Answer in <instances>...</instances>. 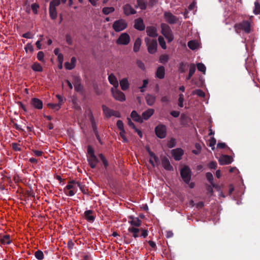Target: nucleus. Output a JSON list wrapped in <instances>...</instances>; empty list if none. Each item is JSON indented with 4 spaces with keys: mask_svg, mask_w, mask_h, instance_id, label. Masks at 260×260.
Instances as JSON below:
<instances>
[{
    "mask_svg": "<svg viewBox=\"0 0 260 260\" xmlns=\"http://www.w3.org/2000/svg\"><path fill=\"white\" fill-rule=\"evenodd\" d=\"M128 223L131 224V226L128 228V231L133 234V237L134 238L136 239L139 236L138 233L140 232H141V237L145 238L148 236V232L147 230L138 228L142 223L141 220L139 218L131 216L128 217Z\"/></svg>",
    "mask_w": 260,
    "mask_h": 260,
    "instance_id": "f257e3e1",
    "label": "nucleus"
},
{
    "mask_svg": "<svg viewBox=\"0 0 260 260\" xmlns=\"http://www.w3.org/2000/svg\"><path fill=\"white\" fill-rule=\"evenodd\" d=\"M253 23L251 19L248 20H243L241 22L236 23L234 25V28L238 34L240 33L242 31L246 34H249L251 31Z\"/></svg>",
    "mask_w": 260,
    "mask_h": 260,
    "instance_id": "f03ea898",
    "label": "nucleus"
},
{
    "mask_svg": "<svg viewBox=\"0 0 260 260\" xmlns=\"http://www.w3.org/2000/svg\"><path fill=\"white\" fill-rule=\"evenodd\" d=\"M79 186L80 182L75 181H70L64 188L63 191L67 196L72 197L76 193Z\"/></svg>",
    "mask_w": 260,
    "mask_h": 260,
    "instance_id": "7ed1b4c3",
    "label": "nucleus"
},
{
    "mask_svg": "<svg viewBox=\"0 0 260 260\" xmlns=\"http://www.w3.org/2000/svg\"><path fill=\"white\" fill-rule=\"evenodd\" d=\"M161 28L162 34L165 37L169 42H171L173 40V36L169 26L166 24L162 23L161 25Z\"/></svg>",
    "mask_w": 260,
    "mask_h": 260,
    "instance_id": "20e7f679",
    "label": "nucleus"
},
{
    "mask_svg": "<svg viewBox=\"0 0 260 260\" xmlns=\"http://www.w3.org/2000/svg\"><path fill=\"white\" fill-rule=\"evenodd\" d=\"M127 24L126 21L123 19H120L115 21L113 24V28L116 32H119L125 29Z\"/></svg>",
    "mask_w": 260,
    "mask_h": 260,
    "instance_id": "39448f33",
    "label": "nucleus"
},
{
    "mask_svg": "<svg viewBox=\"0 0 260 260\" xmlns=\"http://www.w3.org/2000/svg\"><path fill=\"white\" fill-rule=\"evenodd\" d=\"M145 42L146 43L148 51L151 53H154L157 50V41L154 39H150L148 38H145Z\"/></svg>",
    "mask_w": 260,
    "mask_h": 260,
    "instance_id": "423d86ee",
    "label": "nucleus"
},
{
    "mask_svg": "<svg viewBox=\"0 0 260 260\" xmlns=\"http://www.w3.org/2000/svg\"><path fill=\"white\" fill-rule=\"evenodd\" d=\"M180 174L183 181L185 183H188L191 178V171L190 169L188 167L185 166L181 169Z\"/></svg>",
    "mask_w": 260,
    "mask_h": 260,
    "instance_id": "0eeeda50",
    "label": "nucleus"
},
{
    "mask_svg": "<svg viewBox=\"0 0 260 260\" xmlns=\"http://www.w3.org/2000/svg\"><path fill=\"white\" fill-rule=\"evenodd\" d=\"M167 128L166 126L162 124H160L155 127V134L156 136L159 138H164L166 136Z\"/></svg>",
    "mask_w": 260,
    "mask_h": 260,
    "instance_id": "6e6552de",
    "label": "nucleus"
},
{
    "mask_svg": "<svg viewBox=\"0 0 260 260\" xmlns=\"http://www.w3.org/2000/svg\"><path fill=\"white\" fill-rule=\"evenodd\" d=\"M130 42V37L127 33H122L116 41L118 45H127Z\"/></svg>",
    "mask_w": 260,
    "mask_h": 260,
    "instance_id": "1a4fd4ad",
    "label": "nucleus"
},
{
    "mask_svg": "<svg viewBox=\"0 0 260 260\" xmlns=\"http://www.w3.org/2000/svg\"><path fill=\"white\" fill-rule=\"evenodd\" d=\"M111 91L115 99L121 102L125 101V97L124 94L122 92L117 90V88H112Z\"/></svg>",
    "mask_w": 260,
    "mask_h": 260,
    "instance_id": "9d476101",
    "label": "nucleus"
},
{
    "mask_svg": "<svg viewBox=\"0 0 260 260\" xmlns=\"http://www.w3.org/2000/svg\"><path fill=\"white\" fill-rule=\"evenodd\" d=\"M164 17L166 21L170 24L175 23L178 20V18L170 12H165Z\"/></svg>",
    "mask_w": 260,
    "mask_h": 260,
    "instance_id": "9b49d317",
    "label": "nucleus"
},
{
    "mask_svg": "<svg viewBox=\"0 0 260 260\" xmlns=\"http://www.w3.org/2000/svg\"><path fill=\"white\" fill-rule=\"evenodd\" d=\"M183 153V150L181 148L175 149L172 151V154L176 160H180Z\"/></svg>",
    "mask_w": 260,
    "mask_h": 260,
    "instance_id": "f8f14e48",
    "label": "nucleus"
},
{
    "mask_svg": "<svg viewBox=\"0 0 260 260\" xmlns=\"http://www.w3.org/2000/svg\"><path fill=\"white\" fill-rule=\"evenodd\" d=\"M123 10L124 14L127 16L136 13V11L129 4L124 5L123 6Z\"/></svg>",
    "mask_w": 260,
    "mask_h": 260,
    "instance_id": "ddd939ff",
    "label": "nucleus"
},
{
    "mask_svg": "<svg viewBox=\"0 0 260 260\" xmlns=\"http://www.w3.org/2000/svg\"><path fill=\"white\" fill-rule=\"evenodd\" d=\"M233 161V158L228 155H224L221 156L219 159L220 165H224L231 164Z\"/></svg>",
    "mask_w": 260,
    "mask_h": 260,
    "instance_id": "4468645a",
    "label": "nucleus"
},
{
    "mask_svg": "<svg viewBox=\"0 0 260 260\" xmlns=\"http://www.w3.org/2000/svg\"><path fill=\"white\" fill-rule=\"evenodd\" d=\"M31 104L36 109L40 110L43 108V102L38 98H32Z\"/></svg>",
    "mask_w": 260,
    "mask_h": 260,
    "instance_id": "2eb2a0df",
    "label": "nucleus"
},
{
    "mask_svg": "<svg viewBox=\"0 0 260 260\" xmlns=\"http://www.w3.org/2000/svg\"><path fill=\"white\" fill-rule=\"evenodd\" d=\"M58 5H56L54 4H50L49 7V15L50 17L52 19H56L57 17V12L56 9V7Z\"/></svg>",
    "mask_w": 260,
    "mask_h": 260,
    "instance_id": "dca6fc26",
    "label": "nucleus"
},
{
    "mask_svg": "<svg viewBox=\"0 0 260 260\" xmlns=\"http://www.w3.org/2000/svg\"><path fill=\"white\" fill-rule=\"evenodd\" d=\"M161 164L164 168L168 171H171L173 170V167L171 165L169 159L166 157L161 159Z\"/></svg>",
    "mask_w": 260,
    "mask_h": 260,
    "instance_id": "f3484780",
    "label": "nucleus"
},
{
    "mask_svg": "<svg viewBox=\"0 0 260 260\" xmlns=\"http://www.w3.org/2000/svg\"><path fill=\"white\" fill-rule=\"evenodd\" d=\"M135 28L139 30H143L145 28V25L142 19L139 18L135 21Z\"/></svg>",
    "mask_w": 260,
    "mask_h": 260,
    "instance_id": "a211bd4d",
    "label": "nucleus"
},
{
    "mask_svg": "<svg viewBox=\"0 0 260 260\" xmlns=\"http://www.w3.org/2000/svg\"><path fill=\"white\" fill-rule=\"evenodd\" d=\"M146 32L148 36L151 37H155L157 36L156 28L154 26L147 27Z\"/></svg>",
    "mask_w": 260,
    "mask_h": 260,
    "instance_id": "6ab92c4d",
    "label": "nucleus"
},
{
    "mask_svg": "<svg viewBox=\"0 0 260 260\" xmlns=\"http://www.w3.org/2000/svg\"><path fill=\"white\" fill-rule=\"evenodd\" d=\"M88 161L91 168H94L98 163V159L94 155L88 156Z\"/></svg>",
    "mask_w": 260,
    "mask_h": 260,
    "instance_id": "aec40b11",
    "label": "nucleus"
},
{
    "mask_svg": "<svg viewBox=\"0 0 260 260\" xmlns=\"http://www.w3.org/2000/svg\"><path fill=\"white\" fill-rule=\"evenodd\" d=\"M108 79L110 84L113 85V88H116L118 86V82L116 77L113 74L109 76Z\"/></svg>",
    "mask_w": 260,
    "mask_h": 260,
    "instance_id": "412c9836",
    "label": "nucleus"
},
{
    "mask_svg": "<svg viewBox=\"0 0 260 260\" xmlns=\"http://www.w3.org/2000/svg\"><path fill=\"white\" fill-rule=\"evenodd\" d=\"M11 243L10 237L9 235H0V244H9Z\"/></svg>",
    "mask_w": 260,
    "mask_h": 260,
    "instance_id": "4be33fe9",
    "label": "nucleus"
},
{
    "mask_svg": "<svg viewBox=\"0 0 260 260\" xmlns=\"http://www.w3.org/2000/svg\"><path fill=\"white\" fill-rule=\"evenodd\" d=\"M93 211L92 210H87L84 212V216L86 219L91 222L94 220V216L92 215Z\"/></svg>",
    "mask_w": 260,
    "mask_h": 260,
    "instance_id": "5701e85b",
    "label": "nucleus"
},
{
    "mask_svg": "<svg viewBox=\"0 0 260 260\" xmlns=\"http://www.w3.org/2000/svg\"><path fill=\"white\" fill-rule=\"evenodd\" d=\"M154 112V110L153 109L147 110L142 113V118L144 120L148 119L153 114Z\"/></svg>",
    "mask_w": 260,
    "mask_h": 260,
    "instance_id": "b1692460",
    "label": "nucleus"
},
{
    "mask_svg": "<svg viewBox=\"0 0 260 260\" xmlns=\"http://www.w3.org/2000/svg\"><path fill=\"white\" fill-rule=\"evenodd\" d=\"M165 70L162 66L159 67L156 72V76L159 79H163L165 77Z\"/></svg>",
    "mask_w": 260,
    "mask_h": 260,
    "instance_id": "393cba45",
    "label": "nucleus"
},
{
    "mask_svg": "<svg viewBox=\"0 0 260 260\" xmlns=\"http://www.w3.org/2000/svg\"><path fill=\"white\" fill-rule=\"evenodd\" d=\"M120 85L123 90H125L129 87V83L126 78H123L120 81Z\"/></svg>",
    "mask_w": 260,
    "mask_h": 260,
    "instance_id": "a878e982",
    "label": "nucleus"
},
{
    "mask_svg": "<svg viewBox=\"0 0 260 260\" xmlns=\"http://www.w3.org/2000/svg\"><path fill=\"white\" fill-rule=\"evenodd\" d=\"M102 109L104 115L107 117H110L112 116L113 110L109 109V108L104 105L103 106Z\"/></svg>",
    "mask_w": 260,
    "mask_h": 260,
    "instance_id": "bb28decb",
    "label": "nucleus"
},
{
    "mask_svg": "<svg viewBox=\"0 0 260 260\" xmlns=\"http://www.w3.org/2000/svg\"><path fill=\"white\" fill-rule=\"evenodd\" d=\"M146 102L149 106L152 105L155 101V97L151 94H148L146 96Z\"/></svg>",
    "mask_w": 260,
    "mask_h": 260,
    "instance_id": "cd10ccee",
    "label": "nucleus"
},
{
    "mask_svg": "<svg viewBox=\"0 0 260 260\" xmlns=\"http://www.w3.org/2000/svg\"><path fill=\"white\" fill-rule=\"evenodd\" d=\"M131 117L134 120L137 122H142L143 121L140 116L135 111H132L131 113Z\"/></svg>",
    "mask_w": 260,
    "mask_h": 260,
    "instance_id": "c85d7f7f",
    "label": "nucleus"
},
{
    "mask_svg": "<svg viewBox=\"0 0 260 260\" xmlns=\"http://www.w3.org/2000/svg\"><path fill=\"white\" fill-rule=\"evenodd\" d=\"M188 47L191 50L198 48L199 44L196 41H190L187 43Z\"/></svg>",
    "mask_w": 260,
    "mask_h": 260,
    "instance_id": "c756f323",
    "label": "nucleus"
},
{
    "mask_svg": "<svg viewBox=\"0 0 260 260\" xmlns=\"http://www.w3.org/2000/svg\"><path fill=\"white\" fill-rule=\"evenodd\" d=\"M141 45V40L140 38H138L135 41L134 45V51L135 52H138L140 48Z\"/></svg>",
    "mask_w": 260,
    "mask_h": 260,
    "instance_id": "7c9ffc66",
    "label": "nucleus"
},
{
    "mask_svg": "<svg viewBox=\"0 0 260 260\" xmlns=\"http://www.w3.org/2000/svg\"><path fill=\"white\" fill-rule=\"evenodd\" d=\"M196 71V67L194 64H191L190 66L188 76L186 78L187 80H189L192 76L194 74Z\"/></svg>",
    "mask_w": 260,
    "mask_h": 260,
    "instance_id": "2f4dec72",
    "label": "nucleus"
},
{
    "mask_svg": "<svg viewBox=\"0 0 260 260\" xmlns=\"http://www.w3.org/2000/svg\"><path fill=\"white\" fill-rule=\"evenodd\" d=\"M135 7L136 8L139 7L141 10H145L146 4L144 0H137V5Z\"/></svg>",
    "mask_w": 260,
    "mask_h": 260,
    "instance_id": "473e14b6",
    "label": "nucleus"
},
{
    "mask_svg": "<svg viewBox=\"0 0 260 260\" xmlns=\"http://www.w3.org/2000/svg\"><path fill=\"white\" fill-rule=\"evenodd\" d=\"M47 106L49 108H51V109H52L53 110L58 111L61 108V103H57V104L49 103V104H48Z\"/></svg>",
    "mask_w": 260,
    "mask_h": 260,
    "instance_id": "72a5a7b5",
    "label": "nucleus"
},
{
    "mask_svg": "<svg viewBox=\"0 0 260 260\" xmlns=\"http://www.w3.org/2000/svg\"><path fill=\"white\" fill-rule=\"evenodd\" d=\"M31 68L34 71L37 72H42L43 70V68L41 64L37 62L32 64Z\"/></svg>",
    "mask_w": 260,
    "mask_h": 260,
    "instance_id": "f704fd0d",
    "label": "nucleus"
},
{
    "mask_svg": "<svg viewBox=\"0 0 260 260\" xmlns=\"http://www.w3.org/2000/svg\"><path fill=\"white\" fill-rule=\"evenodd\" d=\"M198 70L202 72L203 74H205L206 68L205 66L202 63H198L197 64Z\"/></svg>",
    "mask_w": 260,
    "mask_h": 260,
    "instance_id": "c9c22d12",
    "label": "nucleus"
},
{
    "mask_svg": "<svg viewBox=\"0 0 260 260\" xmlns=\"http://www.w3.org/2000/svg\"><path fill=\"white\" fill-rule=\"evenodd\" d=\"M36 258L39 260H42L44 258V254L41 250H37L35 253Z\"/></svg>",
    "mask_w": 260,
    "mask_h": 260,
    "instance_id": "e433bc0d",
    "label": "nucleus"
},
{
    "mask_svg": "<svg viewBox=\"0 0 260 260\" xmlns=\"http://www.w3.org/2000/svg\"><path fill=\"white\" fill-rule=\"evenodd\" d=\"M169 55L167 54L162 55L160 56L159 61L160 63H165L168 62L169 60Z\"/></svg>",
    "mask_w": 260,
    "mask_h": 260,
    "instance_id": "4c0bfd02",
    "label": "nucleus"
},
{
    "mask_svg": "<svg viewBox=\"0 0 260 260\" xmlns=\"http://www.w3.org/2000/svg\"><path fill=\"white\" fill-rule=\"evenodd\" d=\"M253 13L255 15H257L260 13V5L258 2L254 3V9L253 10Z\"/></svg>",
    "mask_w": 260,
    "mask_h": 260,
    "instance_id": "58836bf2",
    "label": "nucleus"
},
{
    "mask_svg": "<svg viewBox=\"0 0 260 260\" xmlns=\"http://www.w3.org/2000/svg\"><path fill=\"white\" fill-rule=\"evenodd\" d=\"M114 8L113 7H105L103 9V12L106 15H108L110 13L114 11Z\"/></svg>",
    "mask_w": 260,
    "mask_h": 260,
    "instance_id": "ea45409f",
    "label": "nucleus"
},
{
    "mask_svg": "<svg viewBox=\"0 0 260 260\" xmlns=\"http://www.w3.org/2000/svg\"><path fill=\"white\" fill-rule=\"evenodd\" d=\"M158 40L159 44L160 45V46L161 47V48L164 49H166L167 46H166V42L164 40V38L160 36L158 37Z\"/></svg>",
    "mask_w": 260,
    "mask_h": 260,
    "instance_id": "a19ab883",
    "label": "nucleus"
},
{
    "mask_svg": "<svg viewBox=\"0 0 260 260\" xmlns=\"http://www.w3.org/2000/svg\"><path fill=\"white\" fill-rule=\"evenodd\" d=\"M119 135L121 138L122 139V142L126 143L128 142V140L127 139L126 136H125V132L124 129L120 130V132L119 133Z\"/></svg>",
    "mask_w": 260,
    "mask_h": 260,
    "instance_id": "79ce46f5",
    "label": "nucleus"
},
{
    "mask_svg": "<svg viewBox=\"0 0 260 260\" xmlns=\"http://www.w3.org/2000/svg\"><path fill=\"white\" fill-rule=\"evenodd\" d=\"M216 143V139L214 137H211L209 140V146L211 147L212 149H214Z\"/></svg>",
    "mask_w": 260,
    "mask_h": 260,
    "instance_id": "37998d69",
    "label": "nucleus"
},
{
    "mask_svg": "<svg viewBox=\"0 0 260 260\" xmlns=\"http://www.w3.org/2000/svg\"><path fill=\"white\" fill-rule=\"evenodd\" d=\"M184 96L183 94H179L178 100V106L180 107H183Z\"/></svg>",
    "mask_w": 260,
    "mask_h": 260,
    "instance_id": "c03bdc74",
    "label": "nucleus"
},
{
    "mask_svg": "<svg viewBox=\"0 0 260 260\" xmlns=\"http://www.w3.org/2000/svg\"><path fill=\"white\" fill-rule=\"evenodd\" d=\"M99 157L101 159V160L102 161L105 167H107L108 165V161H107L106 159L104 157V156L102 154H99Z\"/></svg>",
    "mask_w": 260,
    "mask_h": 260,
    "instance_id": "a18cd8bd",
    "label": "nucleus"
},
{
    "mask_svg": "<svg viewBox=\"0 0 260 260\" xmlns=\"http://www.w3.org/2000/svg\"><path fill=\"white\" fill-rule=\"evenodd\" d=\"M44 54L43 52L39 51L38 53L37 58L39 60L44 62Z\"/></svg>",
    "mask_w": 260,
    "mask_h": 260,
    "instance_id": "49530a36",
    "label": "nucleus"
},
{
    "mask_svg": "<svg viewBox=\"0 0 260 260\" xmlns=\"http://www.w3.org/2000/svg\"><path fill=\"white\" fill-rule=\"evenodd\" d=\"M74 88L75 90L77 91H79L82 90V86L79 83L78 81L74 83Z\"/></svg>",
    "mask_w": 260,
    "mask_h": 260,
    "instance_id": "de8ad7c7",
    "label": "nucleus"
},
{
    "mask_svg": "<svg viewBox=\"0 0 260 260\" xmlns=\"http://www.w3.org/2000/svg\"><path fill=\"white\" fill-rule=\"evenodd\" d=\"M25 50L26 52H32L34 50L32 46L30 44H27L25 47Z\"/></svg>",
    "mask_w": 260,
    "mask_h": 260,
    "instance_id": "09e8293b",
    "label": "nucleus"
},
{
    "mask_svg": "<svg viewBox=\"0 0 260 260\" xmlns=\"http://www.w3.org/2000/svg\"><path fill=\"white\" fill-rule=\"evenodd\" d=\"M12 148L15 151H21V148L20 147V145L16 143H13L12 144Z\"/></svg>",
    "mask_w": 260,
    "mask_h": 260,
    "instance_id": "8fccbe9b",
    "label": "nucleus"
},
{
    "mask_svg": "<svg viewBox=\"0 0 260 260\" xmlns=\"http://www.w3.org/2000/svg\"><path fill=\"white\" fill-rule=\"evenodd\" d=\"M32 151L34 155H35L36 156H38V157L42 156V154H43V152L41 150H37L34 149L32 150Z\"/></svg>",
    "mask_w": 260,
    "mask_h": 260,
    "instance_id": "3c124183",
    "label": "nucleus"
},
{
    "mask_svg": "<svg viewBox=\"0 0 260 260\" xmlns=\"http://www.w3.org/2000/svg\"><path fill=\"white\" fill-rule=\"evenodd\" d=\"M117 126L119 129V130H123L124 129L123 124L121 120H119L117 121Z\"/></svg>",
    "mask_w": 260,
    "mask_h": 260,
    "instance_id": "603ef678",
    "label": "nucleus"
},
{
    "mask_svg": "<svg viewBox=\"0 0 260 260\" xmlns=\"http://www.w3.org/2000/svg\"><path fill=\"white\" fill-rule=\"evenodd\" d=\"M186 64H185L183 62H182L180 64L179 70L181 72H182V73L186 71Z\"/></svg>",
    "mask_w": 260,
    "mask_h": 260,
    "instance_id": "864d4df0",
    "label": "nucleus"
},
{
    "mask_svg": "<svg viewBox=\"0 0 260 260\" xmlns=\"http://www.w3.org/2000/svg\"><path fill=\"white\" fill-rule=\"evenodd\" d=\"M206 178L212 184V181L213 180V177L212 174L211 173H207L206 175Z\"/></svg>",
    "mask_w": 260,
    "mask_h": 260,
    "instance_id": "5fc2aeb1",
    "label": "nucleus"
},
{
    "mask_svg": "<svg viewBox=\"0 0 260 260\" xmlns=\"http://www.w3.org/2000/svg\"><path fill=\"white\" fill-rule=\"evenodd\" d=\"M64 66H65V68L68 70H72V69H73L75 67V66L73 64L71 63V62H67L65 63Z\"/></svg>",
    "mask_w": 260,
    "mask_h": 260,
    "instance_id": "6e6d98bb",
    "label": "nucleus"
},
{
    "mask_svg": "<svg viewBox=\"0 0 260 260\" xmlns=\"http://www.w3.org/2000/svg\"><path fill=\"white\" fill-rule=\"evenodd\" d=\"M31 9L34 14H36L38 12V8H39V6L36 4H33L31 5Z\"/></svg>",
    "mask_w": 260,
    "mask_h": 260,
    "instance_id": "4d7b16f0",
    "label": "nucleus"
},
{
    "mask_svg": "<svg viewBox=\"0 0 260 260\" xmlns=\"http://www.w3.org/2000/svg\"><path fill=\"white\" fill-rule=\"evenodd\" d=\"M148 83V81L147 80H143V85H142V86L140 87L141 92L144 91V88L147 86Z\"/></svg>",
    "mask_w": 260,
    "mask_h": 260,
    "instance_id": "13d9d810",
    "label": "nucleus"
},
{
    "mask_svg": "<svg viewBox=\"0 0 260 260\" xmlns=\"http://www.w3.org/2000/svg\"><path fill=\"white\" fill-rule=\"evenodd\" d=\"M22 37L27 39H31L33 38V35L29 32L23 34L22 36Z\"/></svg>",
    "mask_w": 260,
    "mask_h": 260,
    "instance_id": "bf43d9fd",
    "label": "nucleus"
},
{
    "mask_svg": "<svg viewBox=\"0 0 260 260\" xmlns=\"http://www.w3.org/2000/svg\"><path fill=\"white\" fill-rule=\"evenodd\" d=\"M196 93L200 97H204L205 94L204 91L201 89H198L196 91Z\"/></svg>",
    "mask_w": 260,
    "mask_h": 260,
    "instance_id": "052dcab7",
    "label": "nucleus"
},
{
    "mask_svg": "<svg viewBox=\"0 0 260 260\" xmlns=\"http://www.w3.org/2000/svg\"><path fill=\"white\" fill-rule=\"evenodd\" d=\"M66 42L69 45L72 44V38L69 35H67L66 36Z\"/></svg>",
    "mask_w": 260,
    "mask_h": 260,
    "instance_id": "680f3d73",
    "label": "nucleus"
},
{
    "mask_svg": "<svg viewBox=\"0 0 260 260\" xmlns=\"http://www.w3.org/2000/svg\"><path fill=\"white\" fill-rule=\"evenodd\" d=\"M148 152L151 157H153L155 162H158V158L155 156V154L153 152L150 151V150H148Z\"/></svg>",
    "mask_w": 260,
    "mask_h": 260,
    "instance_id": "e2e57ef3",
    "label": "nucleus"
},
{
    "mask_svg": "<svg viewBox=\"0 0 260 260\" xmlns=\"http://www.w3.org/2000/svg\"><path fill=\"white\" fill-rule=\"evenodd\" d=\"M175 145V140L172 139L168 143V146L170 148H172Z\"/></svg>",
    "mask_w": 260,
    "mask_h": 260,
    "instance_id": "0e129e2a",
    "label": "nucleus"
},
{
    "mask_svg": "<svg viewBox=\"0 0 260 260\" xmlns=\"http://www.w3.org/2000/svg\"><path fill=\"white\" fill-rule=\"evenodd\" d=\"M57 56L58 61L59 64H62L63 61V56L62 54H58Z\"/></svg>",
    "mask_w": 260,
    "mask_h": 260,
    "instance_id": "69168bd1",
    "label": "nucleus"
},
{
    "mask_svg": "<svg viewBox=\"0 0 260 260\" xmlns=\"http://www.w3.org/2000/svg\"><path fill=\"white\" fill-rule=\"evenodd\" d=\"M208 166L211 169H215L216 167V163L214 161H211L209 164Z\"/></svg>",
    "mask_w": 260,
    "mask_h": 260,
    "instance_id": "338daca9",
    "label": "nucleus"
},
{
    "mask_svg": "<svg viewBox=\"0 0 260 260\" xmlns=\"http://www.w3.org/2000/svg\"><path fill=\"white\" fill-rule=\"evenodd\" d=\"M90 257L89 255L88 254H83V256H82V259L81 260H90Z\"/></svg>",
    "mask_w": 260,
    "mask_h": 260,
    "instance_id": "774afa93",
    "label": "nucleus"
}]
</instances>
